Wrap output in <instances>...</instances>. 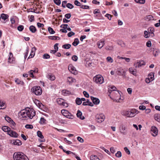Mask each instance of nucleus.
Segmentation results:
<instances>
[{"mask_svg":"<svg viewBox=\"0 0 160 160\" xmlns=\"http://www.w3.org/2000/svg\"><path fill=\"white\" fill-rule=\"evenodd\" d=\"M148 78L150 79L151 81H152L154 79V73L151 72L148 75Z\"/></svg>","mask_w":160,"mask_h":160,"instance_id":"7c9ffc66","label":"nucleus"},{"mask_svg":"<svg viewBox=\"0 0 160 160\" xmlns=\"http://www.w3.org/2000/svg\"><path fill=\"white\" fill-rule=\"evenodd\" d=\"M66 7L70 9L73 8L74 7L73 5L70 3H68L67 4Z\"/></svg>","mask_w":160,"mask_h":160,"instance_id":"09e8293b","label":"nucleus"},{"mask_svg":"<svg viewBox=\"0 0 160 160\" xmlns=\"http://www.w3.org/2000/svg\"><path fill=\"white\" fill-rule=\"evenodd\" d=\"M77 117L81 120H83L84 119V116H82V113L79 110H78L77 113Z\"/></svg>","mask_w":160,"mask_h":160,"instance_id":"4be33fe9","label":"nucleus"},{"mask_svg":"<svg viewBox=\"0 0 160 160\" xmlns=\"http://www.w3.org/2000/svg\"><path fill=\"white\" fill-rule=\"evenodd\" d=\"M143 65H144V62L143 61H141L134 63V65L136 68H139Z\"/></svg>","mask_w":160,"mask_h":160,"instance_id":"f3484780","label":"nucleus"},{"mask_svg":"<svg viewBox=\"0 0 160 160\" xmlns=\"http://www.w3.org/2000/svg\"><path fill=\"white\" fill-rule=\"evenodd\" d=\"M68 69L70 72L74 75L78 73V71L76 70L75 68L72 64L69 65Z\"/></svg>","mask_w":160,"mask_h":160,"instance_id":"6e6552de","label":"nucleus"},{"mask_svg":"<svg viewBox=\"0 0 160 160\" xmlns=\"http://www.w3.org/2000/svg\"><path fill=\"white\" fill-rule=\"evenodd\" d=\"M24 28V27L22 25H20L18 27V29L20 31H22L23 30Z\"/></svg>","mask_w":160,"mask_h":160,"instance_id":"4d7b16f0","label":"nucleus"},{"mask_svg":"<svg viewBox=\"0 0 160 160\" xmlns=\"http://www.w3.org/2000/svg\"><path fill=\"white\" fill-rule=\"evenodd\" d=\"M68 25L67 24H65L63 25H62L60 27L62 28L63 29H67L68 28Z\"/></svg>","mask_w":160,"mask_h":160,"instance_id":"0e129e2a","label":"nucleus"},{"mask_svg":"<svg viewBox=\"0 0 160 160\" xmlns=\"http://www.w3.org/2000/svg\"><path fill=\"white\" fill-rule=\"evenodd\" d=\"M29 20L31 22L34 21V16L33 15H31Z\"/></svg>","mask_w":160,"mask_h":160,"instance_id":"680f3d73","label":"nucleus"},{"mask_svg":"<svg viewBox=\"0 0 160 160\" xmlns=\"http://www.w3.org/2000/svg\"><path fill=\"white\" fill-rule=\"evenodd\" d=\"M61 112L64 116L68 118L73 119L74 118V116L66 110L62 109Z\"/></svg>","mask_w":160,"mask_h":160,"instance_id":"0eeeda50","label":"nucleus"},{"mask_svg":"<svg viewBox=\"0 0 160 160\" xmlns=\"http://www.w3.org/2000/svg\"><path fill=\"white\" fill-rule=\"evenodd\" d=\"M91 160H100L98 156L94 155H92L90 157Z\"/></svg>","mask_w":160,"mask_h":160,"instance_id":"473e14b6","label":"nucleus"},{"mask_svg":"<svg viewBox=\"0 0 160 160\" xmlns=\"http://www.w3.org/2000/svg\"><path fill=\"white\" fill-rule=\"evenodd\" d=\"M11 143L14 145L18 146L22 144L21 141L19 139L12 140Z\"/></svg>","mask_w":160,"mask_h":160,"instance_id":"9d476101","label":"nucleus"},{"mask_svg":"<svg viewBox=\"0 0 160 160\" xmlns=\"http://www.w3.org/2000/svg\"><path fill=\"white\" fill-rule=\"evenodd\" d=\"M75 34V33L72 32H69L68 34V37H72V35H73Z\"/></svg>","mask_w":160,"mask_h":160,"instance_id":"e2e57ef3","label":"nucleus"},{"mask_svg":"<svg viewBox=\"0 0 160 160\" xmlns=\"http://www.w3.org/2000/svg\"><path fill=\"white\" fill-rule=\"evenodd\" d=\"M148 32L149 33V35H151L152 37L154 36V29L153 28H149V29L148 30Z\"/></svg>","mask_w":160,"mask_h":160,"instance_id":"cd10ccee","label":"nucleus"},{"mask_svg":"<svg viewBox=\"0 0 160 160\" xmlns=\"http://www.w3.org/2000/svg\"><path fill=\"white\" fill-rule=\"evenodd\" d=\"M38 72V70L37 68H35V69L33 70H31L28 73L29 74L30 76L32 78H34V76L33 75V73H37Z\"/></svg>","mask_w":160,"mask_h":160,"instance_id":"dca6fc26","label":"nucleus"},{"mask_svg":"<svg viewBox=\"0 0 160 160\" xmlns=\"http://www.w3.org/2000/svg\"><path fill=\"white\" fill-rule=\"evenodd\" d=\"M46 120L44 118H41L39 123L41 124H43L46 123Z\"/></svg>","mask_w":160,"mask_h":160,"instance_id":"a18cd8bd","label":"nucleus"},{"mask_svg":"<svg viewBox=\"0 0 160 160\" xmlns=\"http://www.w3.org/2000/svg\"><path fill=\"white\" fill-rule=\"evenodd\" d=\"M64 101V100L62 98H58L57 100V102L60 105H62Z\"/></svg>","mask_w":160,"mask_h":160,"instance_id":"c9c22d12","label":"nucleus"},{"mask_svg":"<svg viewBox=\"0 0 160 160\" xmlns=\"http://www.w3.org/2000/svg\"><path fill=\"white\" fill-rule=\"evenodd\" d=\"M15 82L18 84H21L22 85L24 84L23 82L20 80L18 78L15 79Z\"/></svg>","mask_w":160,"mask_h":160,"instance_id":"e433bc0d","label":"nucleus"},{"mask_svg":"<svg viewBox=\"0 0 160 160\" xmlns=\"http://www.w3.org/2000/svg\"><path fill=\"white\" fill-rule=\"evenodd\" d=\"M47 78L51 80H54L55 79V76L51 73L48 74L47 76Z\"/></svg>","mask_w":160,"mask_h":160,"instance_id":"6ab92c4d","label":"nucleus"},{"mask_svg":"<svg viewBox=\"0 0 160 160\" xmlns=\"http://www.w3.org/2000/svg\"><path fill=\"white\" fill-rule=\"evenodd\" d=\"M76 102L78 105H80L82 102L81 99L79 98H77L76 100Z\"/></svg>","mask_w":160,"mask_h":160,"instance_id":"c03bdc74","label":"nucleus"},{"mask_svg":"<svg viewBox=\"0 0 160 160\" xmlns=\"http://www.w3.org/2000/svg\"><path fill=\"white\" fill-rule=\"evenodd\" d=\"M25 127L27 129H32L33 128V126L31 125L27 124L25 125Z\"/></svg>","mask_w":160,"mask_h":160,"instance_id":"bf43d9fd","label":"nucleus"},{"mask_svg":"<svg viewBox=\"0 0 160 160\" xmlns=\"http://www.w3.org/2000/svg\"><path fill=\"white\" fill-rule=\"evenodd\" d=\"M130 72L134 76L137 74V71L136 69H134L132 68H130L129 69Z\"/></svg>","mask_w":160,"mask_h":160,"instance_id":"b1692460","label":"nucleus"},{"mask_svg":"<svg viewBox=\"0 0 160 160\" xmlns=\"http://www.w3.org/2000/svg\"><path fill=\"white\" fill-rule=\"evenodd\" d=\"M105 41L103 39H102L97 42V45L99 48H101L105 44Z\"/></svg>","mask_w":160,"mask_h":160,"instance_id":"9b49d317","label":"nucleus"},{"mask_svg":"<svg viewBox=\"0 0 160 160\" xmlns=\"http://www.w3.org/2000/svg\"><path fill=\"white\" fill-rule=\"evenodd\" d=\"M127 133L126 127L125 125H122V128L121 129V133L123 134H126Z\"/></svg>","mask_w":160,"mask_h":160,"instance_id":"412c9836","label":"nucleus"},{"mask_svg":"<svg viewBox=\"0 0 160 160\" xmlns=\"http://www.w3.org/2000/svg\"><path fill=\"white\" fill-rule=\"evenodd\" d=\"M110 89L109 90V92L110 94L111 93V92L114 93V92H113V91H115L116 89V88L114 86H110Z\"/></svg>","mask_w":160,"mask_h":160,"instance_id":"72a5a7b5","label":"nucleus"},{"mask_svg":"<svg viewBox=\"0 0 160 160\" xmlns=\"http://www.w3.org/2000/svg\"><path fill=\"white\" fill-rule=\"evenodd\" d=\"M82 105L84 106L89 105L91 107L93 106V104L90 102L88 99H87L86 101L84 102Z\"/></svg>","mask_w":160,"mask_h":160,"instance_id":"aec40b11","label":"nucleus"},{"mask_svg":"<svg viewBox=\"0 0 160 160\" xmlns=\"http://www.w3.org/2000/svg\"><path fill=\"white\" fill-rule=\"evenodd\" d=\"M68 82L70 84L76 82V80L72 77H68L67 78Z\"/></svg>","mask_w":160,"mask_h":160,"instance_id":"5701e85b","label":"nucleus"},{"mask_svg":"<svg viewBox=\"0 0 160 160\" xmlns=\"http://www.w3.org/2000/svg\"><path fill=\"white\" fill-rule=\"evenodd\" d=\"M159 53V50L157 49H154L153 52V55L155 57L157 56L158 55Z\"/></svg>","mask_w":160,"mask_h":160,"instance_id":"a19ab883","label":"nucleus"},{"mask_svg":"<svg viewBox=\"0 0 160 160\" xmlns=\"http://www.w3.org/2000/svg\"><path fill=\"white\" fill-rule=\"evenodd\" d=\"M8 17L9 16L8 14L4 13H2L1 14V18L4 21L8 19Z\"/></svg>","mask_w":160,"mask_h":160,"instance_id":"a878e982","label":"nucleus"},{"mask_svg":"<svg viewBox=\"0 0 160 160\" xmlns=\"http://www.w3.org/2000/svg\"><path fill=\"white\" fill-rule=\"evenodd\" d=\"M94 82L98 84H102L104 82V78L102 76L100 75H97L93 78Z\"/></svg>","mask_w":160,"mask_h":160,"instance_id":"20e7f679","label":"nucleus"},{"mask_svg":"<svg viewBox=\"0 0 160 160\" xmlns=\"http://www.w3.org/2000/svg\"><path fill=\"white\" fill-rule=\"evenodd\" d=\"M71 47V45L69 44H64L62 46V48H63L66 49H68L70 48Z\"/></svg>","mask_w":160,"mask_h":160,"instance_id":"37998d69","label":"nucleus"},{"mask_svg":"<svg viewBox=\"0 0 160 160\" xmlns=\"http://www.w3.org/2000/svg\"><path fill=\"white\" fill-rule=\"evenodd\" d=\"M58 121L59 123L63 124H66L68 122V121L67 120H63L61 119H59Z\"/></svg>","mask_w":160,"mask_h":160,"instance_id":"79ce46f5","label":"nucleus"},{"mask_svg":"<svg viewBox=\"0 0 160 160\" xmlns=\"http://www.w3.org/2000/svg\"><path fill=\"white\" fill-rule=\"evenodd\" d=\"M29 52V48L28 47H27L26 49V52H25V55H24V58H26L27 57L28 53Z\"/></svg>","mask_w":160,"mask_h":160,"instance_id":"6e6d98bb","label":"nucleus"},{"mask_svg":"<svg viewBox=\"0 0 160 160\" xmlns=\"http://www.w3.org/2000/svg\"><path fill=\"white\" fill-rule=\"evenodd\" d=\"M50 58V55L48 54L47 53L43 55V58L44 59H48L49 58Z\"/></svg>","mask_w":160,"mask_h":160,"instance_id":"603ef678","label":"nucleus"},{"mask_svg":"<svg viewBox=\"0 0 160 160\" xmlns=\"http://www.w3.org/2000/svg\"><path fill=\"white\" fill-rule=\"evenodd\" d=\"M62 93L64 96H67L70 95L71 94L70 92L66 90H63L62 91Z\"/></svg>","mask_w":160,"mask_h":160,"instance_id":"bb28decb","label":"nucleus"},{"mask_svg":"<svg viewBox=\"0 0 160 160\" xmlns=\"http://www.w3.org/2000/svg\"><path fill=\"white\" fill-rule=\"evenodd\" d=\"M74 3L77 6H80L81 7V6H82L81 3L77 0H75L74 1Z\"/></svg>","mask_w":160,"mask_h":160,"instance_id":"8fccbe9b","label":"nucleus"},{"mask_svg":"<svg viewBox=\"0 0 160 160\" xmlns=\"http://www.w3.org/2000/svg\"><path fill=\"white\" fill-rule=\"evenodd\" d=\"M154 118L155 120L158 122H160V115L156 114L154 115Z\"/></svg>","mask_w":160,"mask_h":160,"instance_id":"2f4dec72","label":"nucleus"},{"mask_svg":"<svg viewBox=\"0 0 160 160\" xmlns=\"http://www.w3.org/2000/svg\"><path fill=\"white\" fill-rule=\"evenodd\" d=\"M79 42L78 39L77 38H76L75 39L74 41L72 42V44L73 45L76 46L79 44Z\"/></svg>","mask_w":160,"mask_h":160,"instance_id":"58836bf2","label":"nucleus"},{"mask_svg":"<svg viewBox=\"0 0 160 160\" xmlns=\"http://www.w3.org/2000/svg\"><path fill=\"white\" fill-rule=\"evenodd\" d=\"M2 129L4 132H7L8 134L9 131L11 130L10 128L6 126H3L2 128Z\"/></svg>","mask_w":160,"mask_h":160,"instance_id":"c756f323","label":"nucleus"},{"mask_svg":"<svg viewBox=\"0 0 160 160\" xmlns=\"http://www.w3.org/2000/svg\"><path fill=\"white\" fill-rule=\"evenodd\" d=\"M136 3H138L140 4H144L145 3V0H134Z\"/></svg>","mask_w":160,"mask_h":160,"instance_id":"de8ad7c7","label":"nucleus"},{"mask_svg":"<svg viewBox=\"0 0 160 160\" xmlns=\"http://www.w3.org/2000/svg\"><path fill=\"white\" fill-rule=\"evenodd\" d=\"M144 37L146 38H149V36L148 35H149V33L147 31H145L144 32Z\"/></svg>","mask_w":160,"mask_h":160,"instance_id":"3c124183","label":"nucleus"},{"mask_svg":"<svg viewBox=\"0 0 160 160\" xmlns=\"http://www.w3.org/2000/svg\"><path fill=\"white\" fill-rule=\"evenodd\" d=\"M13 158L14 160H29L26 156L20 152L14 153Z\"/></svg>","mask_w":160,"mask_h":160,"instance_id":"7ed1b4c3","label":"nucleus"},{"mask_svg":"<svg viewBox=\"0 0 160 160\" xmlns=\"http://www.w3.org/2000/svg\"><path fill=\"white\" fill-rule=\"evenodd\" d=\"M95 120L98 123H102L104 121L105 116L103 113L97 114L95 116Z\"/></svg>","mask_w":160,"mask_h":160,"instance_id":"39448f33","label":"nucleus"},{"mask_svg":"<svg viewBox=\"0 0 160 160\" xmlns=\"http://www.w3.org/2000/svg\"><path fill=\"white\" fill-rule=\"evenodd\" d=\"M72 60L74 61H76L78 59V57L77 56L74 55L72 57Z\"/></svg>","mask_w":160,"mask_h":160,"instance_id":"338daca9","label":"nucleus"},{"mask_svg":"<svg viewBox=\"0 0 160 160\" xmlns=\"http://www.w3.org/2000/svg\"><path fill=\"white\" fill-rule=\"evenodd\" d=\"M36 105L40 108L42 109L43 105L38 100H36L34 102Z\"/></svg>","mask_w":160,"mask_h":160,"instance_id":"393cba45","label":"nucleus"},{"mask_svg":"<svg viewBox=\"0 0 160 160\" xmlns=\"http://www.w3.org/2000/svg\"><path fill=\"white\" fill-rule=\"evenodd\" d=\"M151 133L153 136H156L157 135L158 130L157 128L155 126H152L151 130Z\"/></svg>","mask_w":160,"mask_h":160,"instance_id":"1a4fd4ad","label":"nucleus"},{"mask_svg":"<svg viewBox=\"0 0 160 160\" xmlns=\"http://www.w3.org/2000/svg\"><path fill=\"white\" fill-rule=\"evenodd\" d=\"M29 29L30 31L32 33H35L37 30L35 27L33 25L30 26Z\"/></svg>","mask_w":160,"mask_h":160,"instance_id":"c85d7f7f","label":"nucleus"},{"mask_svg":"<svg viewBox=\"0 0 160 160\" xmlns=\"http://www.w3.org/2000/svg\"><path fill=\"white\" fill-rule=\"evenodd\" d=\"M5 119L6 121L9 123H14L13 121L12 120V119L8 116H6L5 118Z\"/></svg>","mask_w":160,"mask_h":160,"instance_id":"4c0bfd02","label":"nucleus"},{"mask_svg":"<svg viewBox=\"0 0 160 160\" xmlns=\"http://www.w3.org/2000/svg\"><path fill=\"white\" fill-rule=\"evenodd\" d=\"M124 150L129 155L130 153V152L129 150L126 147L124 148Z\"/></svg>","mask_w":160,"mask_h":160,"instance_id":"052dcab7","label":"nucleus"},{"mask_svg":"<svg viewBox=\"0 0 160 160\" xmlns=\"http://www.w3.org/2000/svg\"><path fill=\"white\" fill-rule=\"evenodd\" d=\"M31 90L35 95H40L42 93V90L39 86H35L33 87L31 89Z\"/></svg>","mask_w":160,"mask_h":160,"instance_id":"423d86ee","label":"nucleus"},{"mask_svg":"<svg viewBox=\"0 0 160 160\" xmlns=\"http://www.w3.org/2000/svg\"><path fill=\"white\" fill-rule=\"evenodd\" d=\"M145 20L147 21H149L154 20V18H153V17L152 15H150L147 16Z\"/></svg>","mask_w":160,"mask_h":160,"instance_id":"ea45409f","label":"nucleus"},{"mask_svg":"<svg viewBox=\"0 0 160 160\" xmlns=\"http://www.w3.org/2000/svg\"><path fill=\"white\" fill-rule=\"evenodd\" d=\"M80 8L84 9H89V7L87 5H82V6Z\"/></svg>","mask_w":160,"mask_h":160,"instance_id":"13d9d810","label":"nucleus"},{"mask_svg":"<svg viewBox=\"0 0 160 160\" xmlns=\"http://www.w3.org/2000/svg\"><path fill=\"white\" fill-rule=\"evenodd\" d=\"M54 3L57 5H59L61 3V1L60 0H54Z\"/></svg>","mask_w":160,"mask_h":160,"instance_id":"864d4df0","label":"nucleus"},{"mask_svg":"<svg viewBox=\"0 0 160 160\" xmlns=\"http://www.w3.org/2000/svg\"><path fill=\"white\" fill-rule=\"evenodd\" d=\"M91 98L93 104L95 105H98L99 103L100 100L98 98L92 96L91 97Z\"/></svg>","mask_w":160,"mask_h":160,"instance_id":"ddd939ff","label":"nucleus"},{"mask_svg":"<svg viewBox=\"0 0 160 160\" xmlns=\"http://www.w3.org/2000/svg\"><path fill=\"white\" fill-rule=\"evenodd\" d=\"M15 61V59L13 57L12 53L10 52L9 53V57L8 59V62L10 63H12Z\"/></svg>","mask_w":160,"mask_h":160,"instance_id":"a211bd4d","label":"nucleus"},{"mask_svg":"<svg viewBox=\"0 0 160 160\" xmlns=\"http://www.w3.org/2000/svg\"><path fill=\"white\" fill-rule=\"evenodd\" d=\"M83 94L84 96L86 98H88L89 97V95L88 93L86 91H84L83 92Z\"/></svg>","mask_w":160,"mask_h":160,"instance_id":"774afa93","label":"nucleus"},{"mask_svg":"<svg viewBox=\"0 0 160 160\" xmlns=\"http://www.w3.org/2000/svg\"><path fill=\"white\" fill-rule=\"evenodd\" d=\"M64 140L66 142V143L69 145L71 144H72V142L69 140H67V138H64Z\"/></svg>","mask_w":160,"mask_h":160,"instance_id":"69168bd1","label":"nucleus"},{"mask_svg":"<svg viewBox=\"0 0 160 160\" xmlns=\"http://www.w3.org/2000/svg\"><path fill=\"white\" fill-rule=\"evenodd\" d=\"M49 32L51 34H53L55 33V32L53 30V29L51 27H49L48 29Z\"/></svg>","mask_w":160,"mask_h":160,"instance_id":"49530a36","label":"nucleus"},{"mask_svg":"<svg viewBox=\"0 0 160 160\" xmlns=\"http://www.w3.org/2000/svg\"><path fill=\"white\" fill-rule=\"evenodd\" d=\"M37 134L38 136L41 139H42L39 140V142H44L45 141V140L44 139H43L44 138L43 136L42 135V132L39 131H38L37 132Z\"/></svg>","mask_w":160,"mask_h":160,"instance_id":"2eb2a0df","label":"nucleus"},{"mask_svg":"<svg viewBox=\"0 0 160 160\" xmlns=\"http://www.w3.org/2000/svg\"><path fill=\"white\" fill-rule=\"evenodd\" d=\"M138 111L135 109H132L130 111L123 110L122 111L121 114L124 116L128 117H133L136 114L138 113Z\"/></svg>","mask_w":160,"mask_h":160,"instance_id":"f03ea898","label":"nucleus"},{"mask_svg":"<svg viewBox=\"0 0 160 160\" xmlns=\"http://www.w3.org/2000/svg\"><path fill=\"white\" fill-rule=\"evenodd\" d=\"M8 134L11 137L14 138H17L18 136V134L16 132L11 130L8 132Z\"/></svg>","mask_w":160,"mask_h":160,"instance_id":"f8f14e48","label":"nucleus"},{"mask_svg":"<svg viewBox=\"0 0 160 160\" xmlns=\"http://www.w3.org/2000/svg\"><path fill=\"white\" fill-rule=\"evenodd\" d=\"M6 107L5 103L0 100V109H4Z\"/></svg>","mask_w":160,"mask_h":160,"instance_id":"f704fd0d","label":"nucleus"},{"mask_svg":"<svg viewBox=\"0 0 160 160\" xmlns=\"http://www.w3.org/2000/svg\"><path fill=\"white\" fill-rule=\"evenodd\" d=\"M36 48L35 47H34L32 48L31 51V53H30L29 56L28 57V59L32 58L35 55V52H36Z\"/></svg>","mask_w":160,"mask_h":160,"instance_id":"4468645a","label":"nucleus"},{"mask_svg":"<svg viewBox=\"0 0 160 160\" xmlns=\"http://www.w3.org/2000/svg\"><path fill=\"white\" fill-rule=\"evenodd\" d=\"M107 60L108 62H109L110 63H112L113 62V60L110 57H108L107 58Z\"/></svg>","mask_w":160,"mask_h":160,"instance_id":"5fc2aeb1","label":"nucleus"},{"mask_svg":"<svg viewBox=\"0 0 160 160\" xmlns=\"http://www.w3.org/2000/svg\"><path fill=\"white\" fill-rule=\"evenodd\" d=\"M35 115V110L33 108H28L22 110L18 113L20 118L22 119H26L28 118L32 119Z\"/></svg>","mask_w":160,"mask_h":160,"instance_id":"f257e3e1","label":"nucleus"}]
</instances>
